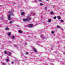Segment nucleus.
Returning a JSON list of instances; mask_svg holds the SVG:
<instances>
[{
	"instance_id": "2f4dec72",
	"label": "nucleus",
	"mask_w": 65,
	"mask_h": 65,
	"mask_svg": "<svg viewBox=\"0 0 65 65\" xmlns=\"http://www.w3.org/2000/svg\"><path fill=\"white\" fill-rule=\"evenodd\" d=\"M25 44H27V43H25Z\"/></svg>"
},
{
	"instance_id": "7ed1b4c3",
	"label": "nucleus",
	"mask_w": 65,
	"mask_h": 65,
	"mask_svg": "<svg viewBox=\"0 0 65 65\" xmlns=\"http://www.w3.org/2000/svg\"><path fill=\"white\" fill-rule=\"evenodd\" d=\"M32 50L33 51H34V52H35V53H37V51L36 50V49H35V48H32Z\"/></svg>"
},
{
	"instance_id": "423d86ee",
	"label": "nucleus",
	"mask_w": 65,
	"mask_h": 65,
	"mask_svg": "<svg viewBox=\"0 0 65 65\" xmlns=\"http://www.w3.org/2000/svg\"><path fill=\"white\" fill-rule=\"evenodd\" d=\"M33 26V25L32 24H30L28 25V26L29 27H32Z\"/></svg>"
},
{
	"instance_id": "aec40b11",
	"label": "nucleus",
	"mask_w": 65,
	"mask_h": 65,
	"mask_svg": "<svg viewBox=\"0 0 65 65\" xmlns=\"http://www.w3.org/2000/svg\"><path fill=\"white\" fill-rule=\"evenodd\" d=\"M4 53L5 54H7V52H6V51H5L4 52Z\"/></svg>"
},
{
	"instance_id": "f8f14e48",
	"label": "nucleus",
	"mask_w": 65,
	"mask_h": 65,
	"mask_svg": "<svg viewBox=\"0 0 65 65\" xmlns=\"http://www.w3.org/2000/svg\"><path fill=\"white\" fill-rule=\"evenodd\" d=\"M5 30H9V28L8 27H7L6 28Z\"/></svg>"
},
{
	"instance_id": "6e6552de",
	"label": "nucleus",
	"mask_w": 65,
	"mask_h": 65,
	"mask_svg": "<svg viewBox=\"0 0 65 65\" xmlns=\"http://www.w3.org/2000/svg\"><path fill=\"white\" fill-rule=\"evenodd\" d=\"M23 21H24V22H26V21H27V19L26 18V19H24L23 20Z\"/></svg>"
},
{
	"instance_id": "39448f33",
	"label": "nucleus",
	"mask_w": 65,
	"mask_h": 65,
	"mask_svg": "<svg viewBox=\"0 0 65 65\" xmlns=\"http://www.w3.org/2000/svg\"><path fill=\"white\" fill-rule=\"evenodd\" d=\"M11 39H14V38H15V37H14V36H12L11 37Z\"/></svg>"
},
{
	"instance_id": "20e7f679",
	"label": "nucleus",
	"mask_w": 65,
	"mask_h": 65,
	"mask_svg": "<svg viewBox=\"0 0 65 65\" xmlns=\"http://www.w3.org/2000/svg\"><path fill=\"white\" fill-rule=\"evenodd\" d=\"M8 55H9V56H11V52H9L8 53H7Z\"/></svg>"
},
{
	"instance_id": "412c9836",
	"label": "nucleus",
	"mask_w": 65,
	"mask_h": 65,
	"mask_svg": "<svg viewBox=\"0 0 65 65\" xmlns=\"http://www.w3.org/2000/svg\"><path fill=\"white\" fill-rule=\"evenodd\" d=\"M47 9V7H45V10H46Z\"/></svg>"
},
{
	"instance_id": "473e14b6",
	"label": "nucleus",
	"mask_w": 65,
	"mask_h": 65,
	"mask_svg": "<svg viewBox=\"0 0 65 65\" xmlns=\"http://www.w3.org/2000/svg\"><path fill=\"white\" fill-rule=\"evenodd\" d=\"M1 25H0V27H1Z\"/></svg>"
},
{
	"instance_id": "393cba45",
	"label": "nucleus",
	"mask_w": 65,
	"mask_h": 65,
	"mask_svg": "<svg viewBox=\"0 0 65 65\" xmlns=\"http://www.w3.org/2000/svg\"><path fill=\"white\" fill-rule=\"evenodd\" d=\"M31 14H33L34 15H35V14L36 13H31Z\"/></svg>"
},
{
	"instance_id": "0eeeda50",
	"label": "nucleus",
	"mask_w": 65,
	"mask_h": 65,
	"mask_svg": "<svg viewBox=\"0 0 65 65\" xmlns=\"http://www.w3.org/2000/svg\"><path fill=\"white\" fill-rule=\"evenodd\" d=\"M50 14H52V15H54V12L52 11H51L50 12Z\"/></svg>"
},
{
	"instance_id": "a878e982",
	"label": "nucleus",
	"mask_w": 65,
	"mask_h": 65,
	"mask_svg": "<svg viewBox=\"0 0 65 65\" xmlns=\"http://www.w3.org/2000/svg\"><path fill=\"white\" fill-rule=\"evenodd\" d=\"M28 54V52H26V55H27V54Z\"/></svg>"
},
{
	"instance_id": "ddd939ff",
	"label": "nucleus",
	"mask_w": 65,
	"mask_h": 65,
	"mask_svg": "<svg viewBox=\"0 0 65 65\" xmlns=\"http://www.w3.org/2000/svg\"><path fill=\"white\" fill-rule=\"evenodd\" d=\"M57 28H60V29H61V27L60 26H57Z\"/></svg>"
},
{
	"instance_id": "5701e85b",
	"label": "nucleus",
	"mask_w": 65,
	"mask_h": 65,
	"mask_svg": "<svg viewBox=\"0 0 65 65\" xmlns=\"http://www.w3.org/2000/svg\"><path fill=\"white\" fill-rule=\"evenodd\" d=\"M19 32L20 33H22V31H19Z\"/></svg>"
},
{
	"instance_id": "72a5a7b5",
	"label": "nucleus",
	"mask_w": 65,
	"mask_h": 65,
	"mask_svg": "<svg viewBox=\"0 0 65 65\" xmlns=\"http://www.w3.org/2000/svg\"><path fill=\"white\" fill-rule=\"evenodd\" d=\"M47 59H49V58H48Z\"/></svg>"
},
{
	"instance_id": "f03ea898",
	"label": "nucleus",
	"mask_w": 65,
	"mask_h": 65,
	"mask_svg": "<svg viewBox=\"0 0 65 65\" xmlns=\"http://www.w3.org/2000/svg\"><path fill=\"white\" fill-rule=\"evenodd\" d=\"M31 16V15H28V17H27L26 18L28 22H29V21H31V19L30 17Z\"/></svg>"
},
{
	"instance_id": "1a4fd4ad",
	"label": "nucleus",
	"mask_w": 65,
	"mask_h": 65,
	"mask_svg": "<svg viewBox=\"0 0 65 65\" xmlns=\"http://www.w3.org/2000/svg\"><path fill=\"white\" fill-rule=\"evenodd\" d=\"M57 18L59 19V20H60V19H61V17L60 16H58L57 17Z\"/></svg>"
},
{
	"instance_id": "dca6fc26",
	"label": "nucleus",
	"mask_w": 65,
	"mask_h": 65,
	"mask_svg": "<svg viewBox=\"0 0 65 65\" xmlns=\"http://www.w3.org/2000/svg\"><path fill=\"white\" fill-rule=\"evenodd\" d=\"M48 22H51V19H48Z\"/></svg>"
},
{
	"instance_id": "6ab92c4d",
	"label": "nucleus",
	"mask_w": 65,
	"mask_h": 65,
	"mask_svg": "<svg viewBox=\"0 0 65 65\" xmlns=\"http://www.w3.org/2000/svg\"><path fill=\"white\" fill-rule=\"evenodd\" d=\"M60 22H61V23H62V22H64V21H63V20H60Z\"/></svg>"
},
{
	"instance_id": "4be33fe9",
	"label": "nucleus",
	"mask_w": 65,
	"mask_h": 65,
	"mask_svg": "<svg viewBox=\"0 0 65 65\" xmlns=\"http://www.w3.org/2000/svg\"><path fill=\"white\" fill-rule=\"evenodd\" d=\"M10 24H12V23L13 22H12V21H10V22H9Z\"/></svg>"
},
{
	"instance_id": "7c9ffc66",
	"label": "nucleus",
	"mask_w": 65,
	"mask_h": 65,
	"mask_svg": "<svg viewBox=\"0 0 65 65\" xmlns=\"http://www.w3.org/2000/svg\"><path fill=\"white\" fill-rule=\"evenodd\" d=\"M35 1L36 2H37V1L36 0H35Z\"/></svg>"
},
{
	"instance_id": "a211bd4d",
	"label": "nucleus",
	"mask_w": 65,
	"mask_h": 65,
	"mask_svg": "<svg viewBox=\"0 0 65 65\" xmlns=\"http://www.w3.org/2000/svg\"><path fill=\"white\" fill-rule=\"evenodd\" d=\"M40 5L41 6H42V5H43L42 3H41L40 4Z\"/></svg>"
},
{
	"instance_id": "2eb2a0df",
	"label": "nucleus",
	"mask_w": 65,
	"mask_h": 65,
	"mask_svg": "<svg viewBox=\"0 0 65 65\" xmlns=\"http://www.w3.org/2000/svg\"><path fill=\"white\" fill-rule=\"evenodd\" d=\"M6 61L7 62H9V59H7L6 60Z\"/></svg>"
},
{
	"instance_id": "b1692460",
	"label": "nucleus",
	"mask_w": 65,
	"mask_h": 65,
	"mask_svg": "<svg viewBox=\"0 0 65 65\" xmlns=\"http://www.w3.org/2000/svg\"><path fill=\"white\" fill-rule=\"evenodd\" d=\"M2 64H3V65H5V64L3 62L2 63Z\"/></svg>"
},
{
	"instance_id": "c756f323",
	"label": "nucleus",
	"mask_w": 65,
	"mask_h": 65,
	"mask_svg": "<svg viewBox=\"0 0 65 65\" xmlns=\"http://www.w3.org/2000/svg\"><path fill=\"white\" fill-rule=\"evenodd\" d=\"M11 63L12 64H13V62H12Z\"/></svg>"
},
{
	"instance_id": "bb28decb",
	"label": "nucleus",
	"mask_w": 65,
	"mask_h": 65,
	"mask_svg": "<svg viewBox=\"0 0 65 65\" xmlns=\"http://www.w3.org/2000/svg\"><path fill=\"white\" fill-rule=\"evenodd\" d=\"M39 1H40V2H42V1H41V0H38Z\"/></svg>"
},
{
	"instance_id": "f3484780",
	"label": "nucleus",
	"mask_w": 65,
	"mask_h": 65,
	"mask_svg": "<svg viewBox=\"0 0 65 65\" xmlns=\"http://www.w3.org/2000/svg\"><path fill=\"white\" fill-rule=\"evenodd\" d=\"M57 18V17H56L55 16V17H53V19H56V18Z\"/></svg>"
},
{
	"instance_id": "f704fd0d",
	"label": "nucleus",
	"mask_w": 65,
	"mask_h": 65,
	"mask_svg": "<svg viewBox=\"0 0 65 65\" xmlns=\"http://www.w3.org/2000/svg\"><path fill=\"white\" fill-rule=\"evenodd\" d=\"M46 1H48V0H46Z\"/></svg>"
},
{
	"instance_id": "c85d7f7f",
	"label": "nucleus",
	"mask_w": 65,
	"mask_h": 65,
	"mask_svg": "<svg viewBox=\"0 0 65 65\" xmlns=\"http://www.w3.org/2000/svg\"><path fill=\"white\" fill-rule=\"evenodd\" d=\"M15 47H18V46H16V45H15Z\"/></svg>"
},
{
	"instance_id": "9b49d317",
	"label": "nucleus",
	"mask_w": 65,
	"mask_h": 65,
	"mask_svg": "<svg viewBox=\"0 0 65 65\" xmlns=\"http://www.w3.org/2000/svg\"><path fill=\"white\" fill-rule=\"evenodd\" d=\"M40 37L42 38L43 39V38H44V36H42V35H41V36H40Z\"/></svg>"
},
{
	"instance_id": "9d476101",
	"label": "nucleus",
	"mask_w": 65,
	"mask_h": 65,
	"mask_svg": "<svg viewBox=\"0 0 65 65\" xmlns=\"http://www.w3.org/2000/svg\"><path fill=\"white\" fill-rule=\"evenodd\" d=\"M8 36H10V35H11V33L10 32H8Z\"/></svg>"
},
{
	"instance_id": "cd10ccee",
	"label": "nucleus",
	"mask_w": 65,
	"mask_h": 65,
	"mask_svg": "<svg viewBox=\"0 0 65 65\" xmlns=\"http://www.w3.org/2000/svg\"><path fill=\"white\" fill-rule=\"evenodd\" d=\"M51 33L52 34H53L54 33V31H52L51 32Z\"/></svg>"
},
{
	"instance_id": "4468645a",
	"label": "nucleus",
	"mask_w": 65,
	"mask_h": 65,
	"mask_svg": "<svg viewBox=\"0 0 65 65\" xmlns=\"http://www.w3.org/2000/svg\"><path fill=\"white\" fill-rule=\"evenodd\" d=\"M21 14V15H24L25 14V13L24 12H22Z\"/></svg>"
},
{
	"instance_id": "f257e3e1",
	"label": "nucleus",
	"mask_w": 65,
	"mask_h": 65,
	"mask_svg": "<svg viewBox=\"0 0 65 65\" xmlns=\"http://www.w3.org/2000/svg\"><path fill=\"white\" fill-rule=\"evenodd\" d=\"M13 12V11H9L8 12L9 14L8 15V20H11V18H10V14H11V15H13V14L12 13Z\"/></svg>"
}]
</instances>
